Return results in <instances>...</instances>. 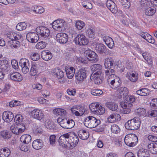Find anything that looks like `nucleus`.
<instances>
[{
	"mask_svg": "<svg viewBox=\"0 0 157 157\" xmlns=\"http://www.w3.org/2000/svg\"><path fill=\"white\" fill-rule=\"evenodd\" d=\"M140 123L139 118L135 117L133 119L128 120L125 124V127L127 129L135 130H137L140 127Z\"/></svg>",
	"mask_w": 157,
	"mask_h": 157,
	"instance_id": "obj_1",
	"label": "nucleus"
},
{
	"mask_svg": "<svg viewBox=\"0 0 157 157\" xmlns=\"http://www.w3.org/2000/svg\"><path fill=\"white\" fill-rule=\"evenodd\" d=\"M57 121L61 127L65 129L71 128L75 125L74 121L68 118H65L63 119L59 118L57 119Z\"/></svg>",
	"mask_w": 157,
	"mask_h": 157,
	"instance_id": "obj_2",
	"label": "nucleus"
},
{
	"mask_svg": "<svg viewBox=\"0 0 157 157\" xmlns=\"http://www.w3.org/2000/svg\"><path fill=\"white\" fill-rule=\"evenodd\" d=\"M101 123L100 121L92 116H89L86 118L84 121V125L89 128H93L98 126Z\"/></svg>",
	"mask_w": 157,
	"mask_h": 157,
	"instance_id": "obj_3",
	"label": "nucleus"
},
{
	"mask_svg": "<svg viewBox=\"0 0 157 157\" xmlns=\"http://www.w3.org/2000/svg\"><path fill=\"white\" fill-rule=\"evenodd\" d=\"M138 139L137 136L134 134H129L127 135L124 139L125 144L129 147L135 146L137 143Z\"/></svg>",
	"mask_w": 157,
	"mask_h": 157,
	"instance_id": "obj_4",
	"label": "nucleus"
},
{
	"mask_svg": "<svg viewBox=\"0 0 157 157\" xmlns=\"http://www.w3.org/2000/svg\"><path fill=\"white\" fill-rule=\"evenodd\" d=\"M66 24V22L63 19H59L54 21L52 25L54 30L61 32L65 29Z\"/></svg>",
	"mask_w": 157,
	"mask_h": 157,
	"instance_id": "obj_5",
	"label": "nucleus"
},
{
	"mask_svg": "<svg viewBox=\"0 0 157 157\" xmlns=\"http://www.w3.org/2000/svg\"><path fill=\"white\" fill-rule=\"evenodd\" d=\"M69 147L71 148L75 147L78 142V138L77 136L73 132H68Z\"/></svg>",
	"mask_w": 157,
	"mask_h": 157,
	"instance_id": "obj_6",
	"label": "nucleus"
},
{
	"mask_svg": "<svg viewBox=\"0 0 157 157\" xmlns=\"http://www.w3.org/2000/svg\"><path fill=\"white\" fill-rule=\"evenodd\" d=\"M37 33L40 35L41 37L46 40L48 39V37L50 34L49 29L44 26H41L37 27L36 29Z\"/></svg>",
	"mask_w": 157,
	"mask_h": 157,
	"instance_id": "obj_7",
	"label": "nucleus"
},
{
	"mask_svg": "<svg viewBox=\"0 0 157 157\" xmlns=\"http://www.w3.org/2000/svg\"><path fill=\"white\" fill-rule=\"evenodd\" d=\"M75 44L80 46L86 45L89 42L87 39L82 34L78 35L75 38Z\"/></svg>",
	"mask_w": 157,
	"mask_h": 157,
	"instance_id": "obj_8",
	"label": "nucleus"
},
{
	"mask_svg": "<svg viewBox=\"0 0 157 157\" xmlns=\"http://www.w3.org/2000/svg\"><path fill=\"white\" fill-rule=\"evenodd\" d=\"M72 113L77 116L82 115L85 111V109L84 107L80 105L73 106L71 109Z\"/></svg>",
	"mask_w": 157,
	"mask_h": 157,
	"instance_id": "obj_9",
	"label": "nucleus"
},
{
	"mask_svg": "<svg viewBox=\"0 0 157 157\" xmlns=\"http://www.w3.org/2000/svg\"><path fill=\"white\" fill-rule=\"evenodd\" d=\"M33 118L40 121L44 119V114L42 111L39 109H34L31 112Z\"/></svg>",
	"mask_w": 157,
	"mask_h": 157,
	"instance_id": "obj_10",
	"label": "nucleus"
},
{
	"mask_svg": "<svg viewBox=\"0 0 157 157\" xmlns=\"http://www.w3.org/2000/svg\"><path fill=\"white\" fill-rule=\"evenodd\" d=\"M68 135V133H67L61 135L59 137L58 142L60 145L65 148L69 147Z\"/></svg>",
	"mask_w": 157,
	"mask_h": 157,
	"instance_id": "obj_11",
	"label": "nucleus"
},
{
	"mask_svg": "<svg viewBox=\"0 0 157 157\" xmlns=\"http://www.w3.org/2000/svg\"><path fill=\"white\" fill-rule=\"evenodd\" d=\"M87 71L85 68L79 69L77 73H76L75 76L78 81H82L87 76Z\"/></svg>",
	"mask_w": 157,
	"mask_h": 157,
	"instance_id": "obj_12",
	"label": "nucleus"
},
{
	"mask_svg": "<svg viewBox=\"0 0 157 157\" xmlns=\"http://www.w3.org/2000/svg\"><path fill=\"white\" fill-rule=\"evenodd\" d=\"M85 53L86 56L89 57L87 59L92 63H95L98 61V55L94 52L90 50H88L85 51Z\"/></svg>",
	"mask_w": 157,
	"mask_h": 157,
	"instance_id": "obj_13",
	"label": "nucleus"
},
{
	"mask_svg": "<svg viewBox=\"0 0 157 157\" xmlns=\"http://www.w3.org/2000/svg\"><path fill=\"white\" fill-rule=\"evenodd\" d=\"M26 39L29 42L31 43L37 42L39 39L38 34L35 32H30L26 34Z\"/></svg>",
	"mask_w": 157,
	"mask_h": 157,
	"instance_id": "obj_14",
	"label": "nucleus"
},
{
	"mask_svg": "<svg viewBox=\"0 0 157 157\" xmlns=\"http://www.w3.org/2000/svg\"><path fill=\"white\" fill-rule=\"evenodd\" d=\"M91 70L92 73L91 75L92 77L94 75L99 76L102 72V66L99 64H94L91 67Z\"/></svg>",
	"mask_w": 157,
	"mask_h": 157,
	"instance_id": "obj_15",
	"label": "nucleus"
},
{
	"mask_svg": "<svg viewBox=\"0 0 157 157\" xmlns=\"http://www.w3.org/2000/svg\"><path fill=\"white\" fill-rule=\"evenodd\" d=\"M95 50L98 53L100 54H105L107 55L109 54V50L103 44L100 43L96 45Z\"/></svg>",
	"mask_w": 157,
	"mask_h": 157,
	"instance_id": "obj_16",
	"label": "nucleus"
},
{
	"mask_svg": "<svg viewBox=\"0 0 157 157\" xmlns=\"http://www.w3.org/2000/svg\"><path fill=\"white\" fill-rule=\"evenodd\" d=\"M118 62L112 58H106L104 60V64L106 68L115 67L118 64Z\"/></svg>",
	"mask_w": 157,
	"mask_h": 157,
	"instance_id": "obj_17",
	"label": "nucleus"
},
{
	"mask_svg": "<svg viewBox=\"0 0 157 157\" xmlns=\"http://www.w3.org/2000/svg\"><path fill=\"white\" fill-rule=\"evenodd\" d=\"M106 6L107 8L113 13H116L117 12V8L114 1L111 0H107L106 2Z\"/></svg>",
	"mask_w": 157,
	"mask_h": 157,
	"instance_id": "obj_18",
	"label": "nucleus"
},
{
	"mask_svg": "<svg viewBox=\"0 0 157 157\" xmlns=\"http://www.w3.org/2000/svg\"><path fill=\"white\" fill-rule=\"evenodd\" d=\"M10 66L8 61L4 60H0V71L5 72H8L10 70Z\"/></svg>",
	"mask_w": 157,
	"mask_h": 157,
	"instance_id": "obj_19",
	"label": "nucleus"
},
{
	"mask_svg": "<svg viewBox=\"0 0 157 157\" xmlns=\"http://www.w3.org/2000/svg\"><path fill=\"white\" fill-rule=\"evenodd\" d=\"M14 118L13 113L9 111H4L2 115L3 120L6 122H10L12 121Z\"/></svg>",
	"mask_w": 157,
	"mask_h": 157,
	"instance_id": "obj_20",
	"label": "nucleus"
},
{
	"mask_svg": "<svg viewBox=\"0 0 157 157\" xmlns=\"http://www.w3.org/2000/svg\"><path fill=\"white\" fill-rule=\"evenodd\" d=\"M128 88L126 87H121L119 88L117 91V97L121 98L122 97L125 96L128 94Z\"/></svg>",
	"mask_w": 157,
	"mask_h": 157,
	"instance_id": "obj_21",
	"label": "nucleus"
},
{
	"mask_svg": "<svg viewBox=\"0 0 157 157\" xmlns=\"http://www.w3.org/2000/svg\"><path fill=\"white\" fill-rule=\"evenodd\" d=\"M10 79L14 81L21 82L23 79L22 76L19 73L15 72L10 73L9 75Z\"/></svg>",
	"mask_w": 157,
	"mask_h": 157,
	"instance_id": "obj_22",
	"label": "nucleus"
},
{
	"mask_svg": "<svg viewBox=\"0 0 157 157\" xmlns=\"http://www.w3.org/2000/svg\"><path fill=\"white\" fill-rule=\"evenodd\" d=\"M56 38L59 42L62 44L66 43L68 39L67 35L63 33H58L56 36Z\"/></svg>",
	"mask_w": 157,
	"mask_h": 157,
	"instance_id": "obj_23",
	"label": "nucleus"
},
{
	"mask_svg": "<svg viewBox=\"0 0 157 157\" xmlns=\"http://www.w3.org/2000/svg\"><path fill=\"white\" fill-rule=\"evenodd\" d=\"M39 70L38 65L35 63H32L29 72L30 75L31 76H35L39 72Z\"/></svg>",
	"mask_w": 157,
	"mask_h": 157,
	"instance_id": "obj_24",
	"label": "nucleus"
},
{
	"mask_svg": "<svg viewBox=\"0 0 157 157\" xmlns=\"http://www.w3.org/2000/svg\"><path fill=\"white\" fill-rule=\"evenodd\" d=\"M103 39L109 48L112 49L114 47V42L111 37L108 36H105L103 37Z\"/></svg>",
	"mask_w": 157,
	"mask_h": 157,
	"instance_id": "obj_25",
	"label": "nucleus"
},
{
	"mask_svg": "<svg viewBox=\"0 0 157 157\" xmlns=\"http://www.w3.org/2000/svg\"><path fill=\"white\" fill-rule=\"evenodd\" d=\"M42 58L44 60L48 61L50 60L52 57V53L48 50H44L41 54Z\"/></svg>",
	"mask_w": 157,
	"mask_h": 157,
	"instance_id": "obj_26",
	"label": "nucleus"
},
{
	"mask_svg": "<svg viewBox=\"0 0 157 157\" xmlns=\"http://www.w3.org/2000/svg\"><path fill=\"white\" fill-rule=\"evenodd\" d=\"M44 145L42 140L40 139L34 140L32 143V147L36 150H39Z\"/></svg>",
	"mask_w": 157,
	"mask_h": 157,
	"instance_id": "obj_27",
	"label": "nucleus"
},
{
	"mask_svg": "<svg viewBox=\"0 0 157 157\" xmlns=\"http://www.w3.org/2000/svg\"><path fill=\"white\" fill-rule=\"evenodd\" d=\"M53 75L56 78L62 79L64 76V73L62 70L58 68L54 69L52 71Z\"/></svg>",
	"mask_w": 157,
	"mask_h": 157,
	"instance_id": "obj_28",
	"label": "nucleus"
},
{
	"mask_svg": "<svg viewBox=\"0 0 157 157\" xmlns=\"http://www.w3.org/2000/svg\"><path fill=\"white\" fill-rule=\"evenodd\" d=\"M78 135L79 138L83 140L87 139L89 136V132L83 129L79 130L78 132Z\"/></svg>",
	"mask_w": 157,
	"mask_h": 157,
	"instance_id": "obj_29",
	"label": "nucleus"
},
{
	"mask_svg": "<svg viewBox=\"0 0 157 157\" xmlns=\"http://www.w3.org/2000/svg\"><path fill=\"white\" fill-rule=\"evenodd\" d=\"M17 40H10L7 43V46L12 48H17L20 47V44L19 41Z\"/></svg>",
	"mask_w": 157,
	"mask_h": 157,
	"instance_id": "obj_30",
	"label": "nucleus"
},
{
	"mask_svg": "<svg viewBox=\"0 0 157 157\" xmlns=\"http://www.w3.org/2000/svg\"><path fill=\"white\" fill-rule=\"evenodd\" d=\"M141 36L149 43L154 44L155 42V40L152 36L147 33H141Z\"/></svg>",
	"mask_w": 157,
	"mask_h": 157,
	"instance_id": "obj_31",
	"label": "nucleus"
},
{
	"mask_svg": "<svg viewBox=\"0 0 157 157\" xmlns=\"http://www.w3.org/2000/svg\"><path fill=\"white\" fill-rule=\"evenodd\" d=\"M7 37L11 40H18L21 39V37L20 33L17 34L13 32H10L7 35Z\"/></svg>",
	"mask_w": 157,
	"mask_h": 157,
	"instance_id": "obj_32",
	"label": "nucleus"
},
{
	"mask_svg": "<svg viewBox=\"0 0 157 157\" xmlns=\"http://www.w3.org/2000/svg\"><path fill=\"white\" fill-rule=\"evenodd\" d=\"M66 72L67 78L69 79L72 78L75 74V70L73 67H67L65 68Z\"/></svg>",
	"mask_w": 157,
	"mask_h": 157,
	"instance_id": "obj_33",
	"label": "nucleus"
},
{
	"mask_svg": "<svg viewBox=\"0 0 157 157\" xmlns=\"http://www.w3.org/2000/svg\"><path fill=\"white\" fill-rule=\"evenodd\" d=\"M138 157H150L149 152L143 148L139 149L137 153Z\"/></svg>",
	"mask_w": 157,
	"mask_h": 157,
	"instance_id": "obj_34",
	"label": "nucleus"
},
{
	"mask_svg": "<svg viewBox=\"0 0 157 157\" xmlns=\"http://www.w3.org/2000/svg\"><path fill=\"white\" fill-rule=\"evenodd\" d=\"M31 140V137L30 135L28 134H24L22 135L20 139V140L25 144H28Z\"/></svg>",
	"mask_w": 157,
	"mask_h": 157,
	"instance_id": "obj_35",
	"label": "nucleus"
},
{
	"mask_svg": "<svg viewBox=\"0 0 157 157\" xmlns=\"http://www.w3.org/2000/svg\"><path fill=\"white\" fill-rule=\"evenodd\" d=\"M150 92V90L147 88H142L136 91V93L142 96H145L148 95Z\"/></svg>",
	"mask_w": 157,
	"mask_h": 157,
	"instance_id": "obj_36",
	"label": "nucleus"
},
{
	"mask_svg": "<svg viewBox=\"0 0 157 157\" xmlns=\"http://www.w3.org/2000/svg\"><path fill=\"white\" fill-rule=\"evenodd\" d=\"M148 148L151 153L156 154L157 153V144L151 143L148 145Z\"/></svg>",
	"mask_w": 157,
	"mask_h": 157,
	"instance_id": "obj_37",
	"label": "nucleus"
},
{
	"mask_svg": "<svg viewBox=\"0 0 157 157\" xmlns=\"http://www.w3.org/2000/svg\"><path fill=\"white\" fill-rule=\"evenodd\" d=\"M10 154V151L8 148L0 149V157H8Z\"/></svg>",
	"mask_w": 157,
	"mask_h": 157,
	"instance_id": "obj_38",
	"label": "nucleus"
},
{
	"mask_svg": "<svg viewBox=\"0 0 157 157\" xmlns=\"http://www.w3.org/2000/svg\"><path fill=\"white\" fill-rule=\"evenodd\" d=\"M105 106L112 111L116 110L118 108V105L113 102H107L105 104Z\"/></svg>",
	"mask_w": 157,
	"mask_h": 157,
	"instance_id": "obj_39",
	"label": "nucleus"
},
{
	"mask_svg": "<svg viewBox=\"0 0 157 157\" xmlns=\"http://www.w3.org/2000/svg\"><path fill=\"white\" fill-rule=\"evenodd\" d=\"M121 81L118 78H116L115 80L113 82L112 84L110 85L109 86L113 89L115 90H118L117 88L121 85Z\"/></svg>",
	"mask_w": 157,
	"mask_h": 157,
	"instance_id": "obj_40",
	"label": "nucleus"
},
{
	"mask_svg": "<svg viewBox=\"0 0 157 157\" xmlns=\"http://www.w3.org/2000/svg\"><path fill=\"white\" fill-rule=\"evenodd\" d=\"M156 10L154 7H148L145 10V14L147 16H151L153 15L155 13Z\"/></svg>",
	"mask_w": 157,
	"mask_h": 157,
	"instance_id": "obj_41",
	"label": "nucleus"
},
{
	"mask_svg": "<svg viewBox=\"0 0 157 157\" xmlns=\"http://www.w3.org/2000/svg\"><path fill=\"white\" fill-rule=\"evenodd\" d=\"M128 75V78L132 82H135L138 79V75H136V74L129 73Z\"/></svg>",
	"mask_w": 157,
	"mask_h": 157,
	"instance_id": "obj_42",
	"label": "nucleus"
},
{
	"mask_svg": "<svg viewBox=\"0 0 157 157\" xmlns=\"http://www.w3.org/2000/svg\"><path fill=\"white\" fill-rule=\"evenodd\" d=\"M53 112L56 115L60 116L65 115L67 113L65 110L60 108L54 109L53 110Z\"/></svg>",
	"mask_w": 157,
	"mask_h": 157,
	"instance_id": "obj_43",
	"label": "nucleus"
},
{
	"mask_svg": "<svg viewBox=\"0 0 157 157\" xmlns=\"http://www.w3.org/2000/svg\"><path fill=\"white\" fill-rule=\"evenodd\" d=\"M1 137L4 139H8L11 137V135L9 132L7 130H3L0 133Z\"/></svg>",
	"mask_w": 157,
	"mask_h": 157,
	"instance_id": "obj_44",
	"label": "nucleus"
},
{
	"mask_svg": "<svg viewBox=\"0 0 157 157\" xmlns=\"http://www.w3.org/2000/svg\"><path fill=\"white\" fill-rule=\"evenodd\" d=\"M33 12L36 13L41 14L44 11V9L42 6H36L34 7V9H32Z\"/></svg>",
	"mask_w": 157,
	"mask_h": 157,
	"instance_id": "obj_45",
	"label": "nucleus"
},
{
	"mask_svg": "<svg viewBox=\"0 0 157 157\" xmlns=\"http://www.w3.org/2000/svg\"><path fill=\"white\" fill-rule=\"evenodd\" d=\"M111 130L112 132L113 133H119L121 129L119 126L116 124H113L111 126Z\"/></svg>",
	"mask_w": 157,
	"mask_h": 157,
	"instance_id": "obj_46",
	"label": "nucleus"
},
{
	"mask_svg": "<svg viewBox=\"0 0 157 157\" xmlns=\"http://www.w3.org/2000/svg\"><path fill=\"white\" fill-rule=\"evenodd\" d=\"M95 112L94 113L96 114L102 115L105 112V109L104 107L100 105L99 104V106H98Z\"/></svg>",
	"mask_w": 157,
	"mask_h": 157,
	"instance_id": "obj_47",
	"label": "nucleus"
},
{
	"mask_svg": "<svg viewBox=\"0 0 157 157\" xmlns=\"http://www.w3.org/2000/svg\"><path fill=\"white\" fill-rule=\"evenodd\" d=\"M19 63L21 67L28 66L29 62L28 59L25 58H22L20 60Z\"/></svg>",
	"mask_w": 157,
	"mask_h": 157,
	"instance_id": "obj_48",
	"label": "nucleus"
},
{
	"mask_svg": "<svg viewBox=\"0 0 157 157\" xmlns=\"http://www.w3.org/2000/svg\"><path fill=\"white\" fill-rule=\"evenodd\" d=\"M136 114L139 116H145L146 110L143 108H139L136 110Z\"/></svg>",
	"mask_w": 157,
	"mask_h": 157,
	"instance_id": "obj_49",
	"label": "nucleus"
},
{
	"mask_svg": "<svg viewBox=\"0 0 157 157\" xmlns=\"http://www.w3.org/2000/svg\"><path fill=\"white\" fill-rule=\"evenodd\" d=\"M47 43L43 41L38 42L36 45V48L38 49H42L45 48L46 46Z\"/></svg>",
	"mask_w": 157,
	"mask_h": 157,
	"instance_id": "obj_50",
	"label": "nucleus"
},
{
	"mask_svg": "<svg viewBox=\"0 0 157 157\" xmlns=\"http://www.w3.org/2000/svg\"><path fill=\"white\" fill-rule=\"evenodd\" d=\"M27 27V25L25 22H21L19 23L16 27L17 30L21 31L25 29Z\"/></svg>",
	"mask_w": 157,
	"mask_h": 157,
	"instance_id": "obj_51",
	"label": "nucleus"
},
{
	"mask_svg": "<svg viewBox=\"0 0 157 157\" xmlns=\"http://www.w3.org/2000/svg\"><path fill=\"white\" fill-rule=\"evenodd\" d=\"M91 94L94 96H99L103 93L102 90L98 89H92L91 91Z\"/></svg>",
	"mask_w": 157,
	"mask_h": 157,
	"instance_id": "obj_52",
	"label": "nucleus"
},
{
	"mask_svg": "<svg viewBox=\"0 0 157 157\" xmlns=\"http://www.w3.org/2000/svg\"><path fill=\"white\" fill-rule=\"evenodd\" d=\"M105 78L107 79V83L109 86L110 85L112 84L113 82L115 80L117 77L115 75H111L110 76H109V77Z\"/></svg>",
	"mask_w": 157,
	"mask_h": 157,
	"instance_id": "obj_53",
	"label": "nucleus"
},
{
	"mask_svg": "<svg viewBox=\"0 0 157 157\" xmlns=\"http://www.w3.org/2000/svg\"><path fill=\"white\" fill-rule=\"evenodd\" d=\"M86 35L90 38H93L95 35V33L92 29L90 28L86 30Z\"/></svg>",
	"mask_w": 157,
	"mask_h": 157,
	"instance_id": "obj_54",
	"label": "nucleus"
},
{
	"mask_svg": "<svg viewBox=\"0 0 157 157\" xmlns=\"http://www.w3.org/2000/svg\"><path fill=\"white\" fill-rule=\"evenodd\" d=\"M140 53L142 54L143 57L148 63H151L152 60L150 58V57L148 56V55L146 52H143L142 51L140 52Z\"/></svg>",
	"mask_w": 157,
	"mask_h": 157,
	"instance_id": "obj_55",
	"label": "nucleus"
},
{
	"mask_svg": "<svg viewBox=\"0 0 157 157\" xmlns=\"http://www.w3.org/2000/svg\"><path fill=\"white\" fill-rule=\"evenodd\" d=\"M85 23L83 21L78 20L76 23L75 26L78 29L81 30L85 26Z\"/></svg>",
	"mask_w": 157,
	"mask_h": 157,
	"instance_id": "obj_56",
	"label": "nucleus"
},
{
	"mask_svg": "<svg viewBox=\"0 0 157 157\" xmlns=\"http://www.w3.org/2000/svg\"><path fill=\"white\" fill-rule=\"evenodd\" d=\"M99 103L98 102L92 103L89 105V108L90 111L94 113L95 112L98 106H99Z\"/></svg>",
	"mask_w": 157,
	"mask_h": 157,
	"instance_id": "obj_57",
	"label": "nucleus"
},
{
	"mask_svg": "<svg viewBox=\"0 0 157 157\" xmlns=\"http://www.w3.org/2000/svg\"><path fill=\"white\" fill-rule=\"evenodd\" d=\"M10 128L12 132L14 134L18 135L20 133L17 124L11 126Z\"/></svg>",
	"mask_w": 157,
	"mask_h": 157,
	"instance_id": "obj_58",
	"label": "nucleus"
},
{
	"mask_svg": "<svg viewBox=\"0 0 157 157\" xmlns=\"http://www.w3.org/2000/svg\"><path fill=\"white\" fill-rule=\"evenodd\" d=\"M23 119V116L21 114H18L15 117L14 120L16 124H17L21 123Z\"/></svg>",
	"mask_w": 157,
	"mask_h": 157,
	"instance_id": "obj_59",
	"label": "nucleus"
},
{
	"mask_svg": "<svg viewBox=\"0 0 157 157\" xmlns=\"http://www.w3.org/2000/svg\"><path fill=\"white\" fill-rule=\"evenodd\" d=\"M99 76L98 75H94V76L92 77L91 75L90 78L91 79L92 78V79L94 80V82L96 84H101L102 82V81Z\"/></svg>",
	"mask_w": 157,
	"mask_h": 157,
	"instance_id": "obj_60",
	"label": "nucleus"
},
{
	"mask_svg": "<svg viewBox=\"0 0 157 157\" xmlns=\"http://www.w3.org/2000/svg\"><path fill=\"white\" fill-rule=\"evenodd\" d=\"M122 5L126 9L128 8L131 6L130 0H121Z\"/></svg>",
	"mask_w": 157,
	"mask_h": 157,
	"instance_id": "obj_61",
	"label": "nucleus"
},
{
	"mask_svg": "<svg viewBox=\"0 0 157 157\" xmlns=\"http://www.w3.org/2000/svg\"><path fill=\"white\" fill-rule=\"evenodd\" d=\"M105 77L110 76L111 75H115V71L113 69L109 68L105 71Z\"/></svg>",
	"mask_w": 157,
	"mask_h": 157,
	"instance_id": "obj_62",
	"label": "nucleus"
},
{
	"mask_svg": "<svg viewBox=\"0 0 157 157\" xmlns=\"http://www.w3.org/2000/svg\"><path fill=\"white\" fill-rule=\"evenodd\" d=\"M82 5L84 7L88 9H91L92 8V5L91 3L87 0L82 2Z\"/></svg>",
	"mask_w": 157,
	"mask_h": 157,
	"instance_id": "obj_63",
	"label": "nucleus"
},
{
	"mask_svg": "<svg viewBox=\"0 0 157 157\" xmlns=\"http://www.w3.org/2000/svg\"><path fill=\"white\" fill-rule=\"evenodd\" d=\"M20 101L17 100L12 101L9 103L7 104V105L9 106L10 107H14L15 106H18L20 104Z\"/></svg>",
	"mask_w": 157,
	"mask_h": 157,
	"instance_id": "obj_64",
	"label": "nucleus"
}]
</instances>
